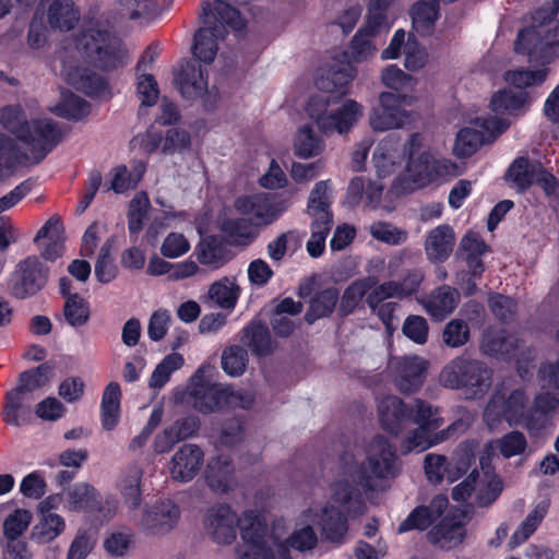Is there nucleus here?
<instances>
[{"label":"nucleus","instance_id":"f3484780","mask_svg":"<svg viewBox=\"0 0 559 559\" xmlns=\"http://www.w3.org/2000/svg\"><path fill=\"white\" fill-rule=\"evenodd\" d=\"M479 121L480 118H477V122ZM479 126L485 132L472 128L460 130L453 146V152L457 157L464 158L473 155L485 141L493 139L507 128L506 124L500 126V121L493 118L481 119Z\"/></svg>","mask_w":559,"mask_h":559},{"label":"nucleus","instance_id":"a18cd8bd","mask_svg":"<svg viewBox=\"0 0 559 559\" xmlns=\"http://www.w3.org/2000/svg\"><path fill=\"white\" fill-rule=\"evenodd\" d=\"M438 14L437 0L417 2L412 9L413 25L417 32L428 35L433 29Z\"/></svg>","mask_w":559,"mask_h":559},{"label":"nucleus","instance_id":"f8f14e48","mask_svg":"<svg viewBox=\"0 0 559 559\" xmlns=\"http://www.w3.org/2000/svg\"><path fill=\"white\" fill-rule=\"evenodd\" d=\"M49 269L38 257L31 255L20 261L10 281L11 294L24 299L37 294L47 283Z\"/></svg>","mask_w":559,"mask_h":559},{"label":"nucleus","instance_id":"052dcab7","mask_svg":"<svg viewBox=\"0 0 559 559\" xmlns=\"http://www.w3.org/2000/svg\"><path fill=\"white\" fill-rule=\"evenodd\" d=\"M183 357L180 354L167 355L155 368L150 379V388L160 389L169 380L170 374L181 368Z\"/></svg>","mask_w":559,"mask_h":559},{"label":"nucleus","instance_id":"c9c22d12","mask_svg":"<svg viewBox=\"0 0 559 559\" xmlns=\"http://www.w3.org/2000/svg\"><path fill=\"white\" fill-rule=\"evenodd\" d=\"M466 531L462 523L443 519L429 533V542L441 549H453L459 546L465 538Z\"/></svg>","mask_w":559,"mask_h":559},{"label":"nucleus","instance_id":"aec40b11","mask_svg":"<svg viewBox=\"0 0 559 559\" xmlns=\"http://www.w3.org/2000/svg\"><path fill=\"white\" fill-rule=\"evenodd\" d=\"M204 477L211 490L221 495L234 490L238 484L234 462L224 454L209 460Z\"/></svg>","mask_w":559,"mask_h":559},{"label":"nucleus","instance_id":"13d9d810","mask_svg":"<svg viewBox=\"0 0 559 559\" xmlns=\"http://www.w3.org/2000/svg\"><path fill=\"white\" fill-rule=\"evenodd\" d=\"M394 0H370L365 32L377 35L386 28V10Z\"/></svg>","mask_w":559,"mask_h":559},{"label":"nucleus","instance_id":"338daca9","mask_svg":"<svg viewBox=\"0 0 559 559\" xmlns=\"http://www.w3.org/2000/svg\"><path fill=\"white\" fill-rule=\"evenodd\" d=\"M469 338V328L467 323L461 319H453L448 322L442 331L443 343L456 348L465 345Z\"/></svg>","mask_w":559,"mask_h":559},{"label":"nucleus","instance_id":"5fc2aeb1","mask_svg":"<svg viewBox=\"0 0 559 559\" xmlns=\"http://www.w3.org/2000/svg\"><path fill=\"white\" fill-rule=\"evenodd\" d=\"M295 154L301 158L319 155L323 150L322 141L313 134L311 127H301L295 136Z\"/></svg>","mask_w":559,"mask_h":559},{"label":"nucleus","instance_id":"f704fd0d","mask_svg":"<svg viewBox=\"0 0 559 559\" xmlns=\"http://www.w3.org/2000/svg\"><path fill=\"white\" fill-rule=\"evenodd\" d=\"M460 296L455 288L442 285L435 289L423 302L426 311L436 319H443L456 307Z\"/></svg>","mask_w":559,"mask_h":559},{"label":"nucleus","instance_id":"f257e3e1","mask_svg":"<svg viewBox=\"0 0 559 559\" xmlns=\"http://www.w3.org/2000/svg\"><path fill=\"white\" fill-rule=\"evenodd\" d=\"M203 527L217 545L233 544L239 527L242 544L236 548L238 559H289L281 537L270 532L257 510H245L238 516L228 503H215L206 510Z\"/></svg>","mask_w":559,"mask_h":559},{"label":"nucleus","instance_id":"bb28decb","mask_svg":"<svg viewBox=\"0 0 559 559\" xmlns=\"http://www.w3.org/2000/svg\"><path fill=\"white\" fill-rule=\"evenodd\" d=\"M144 469L139 462H132L122 471L118 485L123 504L129 510H138L142 503V478Z\"/></svg>","mask_w":559,"mask_h":559},{"label":"nucleus","instance_id":"6ab92c4d","mask_svg":"<svg viewBox=\"0 0 559 559\" xmlns=\"http://www.w3.org/2000/svg\"><path fill=\"white\" fill-rule=\"evenodd\" d=\"M468 426V421L460 419L451 424L447 429L431 435V431L433 430L432 428L418 425V427L404 439L401 444V451L404 454L411 451L423 452L428 448L449 439L454 433L464 432Z\"/></svg>","mask_w":559,"mask_h":559},{"label":"nucleus","instance_id":"7ed1b4c3","mask_svg":"<svg viewBox=\"0 0 559 559\" xmlns=\"http://www.w3.org/2000/svg\"><path fill=\"white\" fill-rule=\"evenodd\" d=\"M342 468L354 483L366 490L378 489V481L394 478L400 473V465L393 447L382 436L374 437L367 448L366 460L358 463L355 455L345 451L341 455Z\"/></svg>","mask_w":559,"mask_h":559},{"label":"nucleus","instance_id":"4d7b16f0","mask_svg":"<svg viewBox=\"0 0 559 559\" xmlns=\"http://www.w3.org/2000/svg\"><path fill=\"white\" fill-rule=\"evenodd\" d=\"M248 360V352L240 345L229 346L222 354L223 370L231 377L241 376L247 368Z\"/></svg>","mask_w":559,"mask_h":559},{"label":"nucleus","instance_id":"09e8293b","mask_svg":"<svg viewBox=\"0 0 559 559\" xmlns=\"http://www.w3.org/2000/svg\"><path fill=\"white\" fill-rule=\"evenodd\" d=\"M526 102L527 94L524 91L503 90L492 96L490 106L496 114H514Z\"/></svg>","mask_w":559,"mask_h":559},{"label":"nucleus","instance_id":"423d86ee","mask_svg":"<svg viewBox=\"0 0 559 559\" xmlns=\"http://www.w3.org/2000/svg\"><path fill=\"white\" fill-rule=\"evenodd\" d=\"M404 154L407 155L405 170L399 175L392 185L396 195L414 192L427 186L435 175V160L432 156L421 150V139L413 133L404 144Z\"/></svg>","mask_w":559,"mask_h":559},{"label":"nucleus","instance_id":"4be33fe9","mask_svg":"<svg viewBox=\"0 0 559 559\" xmlns=\"http://www.w3.org/2000/svg\"><path fill=\"white\" fill-rule=\"evenodd\" d=\"M223 389L197 372L190 381L188 393L193 407L202 413L213 412L223 404Z\"/></svg>","mask_w":559,"mask_h":559},{"label":"nucleus","instance_id":"72a5a7b5","mask_svg":"<svg viewBox=\"0 0 559 559\" xmlns=\"http://www.w3.org/2000/svg\"><path fill=\"white\" fill-rule=\"evenodd\" d=\"M481 471L477 476L475 501L479 507L491 504L502 491V481L490 469L487 457L480 459Z\"/></svg>","mask_w":559,"mask_h":559},{"label":"nucleus","instance_id":"e2e57ef3","mask_svg":"<svg viewBox=\"0 0 559 559\" xmlns=\"http://www.w3.org/2000/svg\"><path fill=\"white\" fill-rule=\"evenodd\" d=\"M373 162L379 177H386L393 174L400 163L396 162V154L392 143L382 142L373 152Z\"/></svg>","mask_w":559,"mask_h":559},{"label":"nucleus","instance_id":"393cba45","mask_svg":"<svg viewBox=\"0 0 559 559\" xmlns=\"http://www.w3.org/2000/svg\"><path fill=\"white\" fill-rule=\"evenodd\" d=\"M359 486L349 475L344 474L340 461V478L332 485V499L354 516L362 514L365 510Z\"/></svg>","mask_w":559,"mask_h":559},{"label":"nucleus","instance_id":"2f4dec72","mask_svg":"<svg viewBox=\"0 0 559 559\" xmlns=\"http://www.w3.org/2000/svg\"><path fill=\"white\" fill-rule=\"evenodd\" d=\"M81 17L79 8L72 0H52L47 10V22L53 29L69 32Z\"/></svg>","mask_w":559,"mask_h":559},{"label":"nucleus","instance_id":"37998d69","mask_svg":"<svg viewBox=\"0 0 559 559\" xmlns=\"http://www.w3.org/2000/svg\"><path fill=\"white\" fill-rule=\"evenodd\" d=\"M252 224L246 217H226L219 223V230L231 240L233 243L242 245L250 242L255 233Z\"/></svg>","mask_w":559,"mask_h":559},{"label":"nucleus","instance_id":"c03bdc74","mask_svg":"<svg viewBox=\"0 0 559 559\" xmlns=\"http://www.w3.org/2000/svg\"><path fill=\"white\" fill-rule=\"evenodd\" d=\"M64 526V521L60 515L56 513L44 514L33 527L32 539L38 544L50 543L63 532Z\"/></svg>","mask_w":559,"mask_h":559},{"label":"nucleus","instance_id":"a878e982","mask_svg":"<svg viewBox=\"0 0 559 559\" xmlns=\"http://www.w3.org/2000/svg\"><path fill=\"white\" fill-rule=\"evenodd\" d=\"M455 245V233L450 225H439L431 229L425 240V253L432 263L449 259Z\"/></svg>","mask_w":559,"mask_h":559},{"label":"nucleus","instance_id":"774afa93","mask_svg":"<svg viewBox=\"0 0 559 559\" xmlns=\"http://www.w3.org/2000/svg\"><path fill=\"white\" fill-rule=\"evenodd\" d=\"M497 448L503 457L521 455L527 448L524 433L518 430L510 431L497 440Z\"/></svg>","mask_w":559,"mask_h":559},{"label":"nucleus","instance_id":"9b49d317","mask_svg":"<svg viewBox=\"0 0 559 559\" xmlns=\"http://www.w3.org/2000/svg\"><path fill=\"white\" fill-rule=\"evenodd\" d=\"M413 97L407 94L382 92L379 96V106L372 108L369 122L374 131L400 129L408 122V112L402 104L412 105Z\"/></svg>","mask_w":559,"mask_h":559},{"label":"nucleus","instance_id":"39448f33","mask_svg":"<svg viewBox=\"0 0 559 559\" xmlns=\"http://www.w3.org/2000/svg\"><path fill=\"white\" fill-rule=\"evenodd\" d=\"M75 49L88 63L102 70L123 64L124 52L120 40L97 24L82 27L75 38Z\"/></svg>","mask_w":559,"mask_h":559},{"label":"nucleus","instance_id":"de8ad7c7","mask_svg":"<svg viewBox=\"0 0 559 559\" xmlns=\"http://www.w3.org/2000/svg\"><path fill=\"white\" fill-rule=\"evenodd\" d=\"M370 278H361L353 282L343 293L338 313L342 317L350 314L360 304L364 296L371 288Z\"/></svg>","mask_w":559,"mask_h":559},{"label":"nucleus","instance_id":"7c9ffc66","mask_svg":"<svg viewBox=\"0 0 559 559\" xmlns=\"http://www.w3.org/2000/svg\"><path fill=\"white\" fill-rule=\"evenodd\" d=\"M100 493L87 483H76L67 491V507L70 511H102Z\"/></svg>","mask_w":559,"mask_h":559},{"label":"nucleus","instance_id":"ea45409f","mask_svg":"<svg viewBox=\"0 0 559 559\" xmlns=\"http://www.w3.org/2000/svg\"><path fill=\"white\" fill-rule=\"evenodd\" d=\"M338 298L340 294L335 287H329L317 293L310 300L309 309L305 316L306 321L311 324L321 318L331 316Z\"/></svg>","mask_w":559,"mask_h":559},{"label":"nucleus","instance_id":"c85d7f7f","mask_svg":"<svg viewBox=\"0 0 559 559\" xmlns=\"http://www.w3.org/2000/svg\"><path fill=\"white\" fill-rule=\"evenodd\" d=\"M317 516L316 523L325 540L337 545L345 542L348 531L347 520L336 507L326 504Z\"/></svg>","mask_w":559,"mask_h":559},{"label":"nucleus","instance_id":"a19ab883","mask_svg":"<svg viewBox=\"0 0 559 559\" xmlns=\"http://www.w3.org/2000/svg\"><path fill=\"white\" fill-rule=\"evenodd\" d=\"M53 365L44 362L36 368L23 371L19 376V384L15 388L21 393L27 395L43 386L51 379Z\"/></svg>","mask_w":559,"mask_h":559},{"label":"nucleus","instance_id":"1a4fd4ad","mask_svg":"<svg viewBox=\"0 0 559 559\" xmlns=\"http://www.w3.org/2000/svg\"><path fill=\"white\" fill-rule=\"evenodd\" d=\"M528 397L522 389L513 390L507 395L497 390L484 409V421L489 430H497L503 419L509 426H516L524 420Z\"/></svg>","mask_w":559,"mask_h":559},{"label":"nucleus","instance_id":"58836bf2","mask_svg":"<svg viewBox=\"0 0 559 559\" xmlns=\"http://www.w3.org/2000/svg\"><path fill=\"white\" fill-rule=\"evenodd\" d=\"M542 165L525 157L516 158L508 169L507 178L522 192L535 183Z\"/></svg>","mask_w":559,"mask_h":559},{"label":"nucleus","instance_id":"a211bd4d","mask_svg":"<svg viewBox=\"0 0 559 559\" xmlns=\"http://www.w3.org/2000/svg\"><path fill=\"white\" fill-rule=\"evenodd\" d=\"M204 463L203 450L192 443L181 445L171 456L168 465L173 480L189 483L199 474Z\"/></svg>","mask_w":559,"mask_h":559},{"label":"nucleus","instance_id":"ddd939ff","mask_svg":"<svg viewBox=\"0 0 559 559\" xmlns=\"http://www.w3.org/2000/svg\"><path fill=\"white\" fill-rule=\"evenodd\" d=\"M429 362L417 355L393 357L389 368L397 390L404 394L418 391L425 381Z\"/></svg>","mask_w":559,"mask_h":559},{"label":"nucleus","instance_id":"3c124183","mask_svg":"<svg viewBox=\"0 0 559 559\" xmlns=\"http://www.w3.org/2000/svg\"><path fill=\"white\" fill-rule=\"evenodd\" d=\"M25 397L26 395L15 388L7 392L2 416L8 425L20 427L26 423L24 416L26 412L23 405Z\"/></svg>","mask_w":559,"mask_h":559},{"label":"nucleus","instance_id":"680f3d73","mask_svg":"<svg viewBox=\"0 0 559 559\" xmlns=\"http://www.w3.org/2000/svg\"><path fill=\"white\" fill-rule=\"evenodd\" d=\"M409 409H412L413 416L411 417V424H417L419 426L429 427L437 429L441 426L442 419L437 416V408H433L430 404L423 400L416 399L408 403Z\"/></svg>","mask_w":559,"mask_h":559},{"label":"nucleus","instance_id":"c756f323","mask_svg":"<svg viewBox=\"0 0 559 559\" xmlns=\"http://www.w3.org/2000/svg\"><path fill=\"white\" fill-rule=\"evenodd\" d=\"M195 255L201 264L216 270L227 263L233 253L221 237L206 236L198 243Z\"/></svg>","mask_w":559,"mask_h":559},{"label":"nucleus","instance_id":"4c0bfd02","mask_svg":"<svg viewBox=\"0 0 559 559\" xmlns=\"http://www.w3.org/2000/svg\"><path fill=\"white\" fill-rule=\"evenodd\" d=\"M241 342L257 356H266L273 352V342L269 328L260 321H252L242 330Z\"/></svg>","mask_w":559,"mask_h":559},{"label":"nucleus","instance_id":"f03ea898","mask_svg":"<svg viewBox=\"0 0 559 559\" xmlns=\"http://www.w3.org/2000/svg\"><path fill=\"white\" fill-rule=\"evenodd\" d=\"M202 19L203 26L194 34L191 51L198 61L210 64L216 57L218 40L228 34L227 27L240 31L245 21L239 11L224 0L203 2Z\"/></svg>","mask_w":559,"mask_h":559},{"label":"nucleus","instance_id":"5701e85b","mask_svg":"<svg viewBox=\"0 0 559 559\" xmlns=\"http://www.w3.org/2000/svg\"><path fill=\"white\" fill-rule=\"evenodd\" d=\"M175 82L186 99H197L207 92V71L197 61H188L181 67Z\"/></svg>","mask_w":559,"mask_h":559},{"label":"nucleus","instance_id":"e433bc0d","mask_svg":"<svg viewBox=\"0 0 559 559\" xmlns=\"http://www.w3.org/2000/svg\"><path fill=\"white\" fill-rule=\"evenodd\" d=\"M67 80L73 87L90 96L102 97L107 93V82L87 69L74 68L67 73Z\"/></svg>","mask_w":559,"mask_h":559},{"label":"nucleus","instance_id":"412c9836","mask_svg":"<svg viewBox=\"0 0 559 559\" xmlns=\"http://www.w3.org/2000/svg\"><path fill=\"white\" fill-rule=\"evenodd\" d=\"M380 423L384 430L397 436L408 424L413 416L408 404L394 395L385 396L378 406Z\"/></svg>","mask_w":559,"mask_h":559},{"label":"nucleus","instance_id":"79ce46f5","mask_svg":"<svg viewBox=\"0 0 559 559\" xmlns=\"http://www.w3.org/2000/svg\"><path fill=\"white\" fill-rule=\"evenodd\" d=\"M145 171V166L142 163H136L131 169L127 166L120 165L111 171V183L109 189L116 193H123L127 190L136 188Z\"/></svg>","mask_w":559,"mask_h":559},{"label":"nucleus","instance_id":"0eeeda50","mask_svg":"<svg viewBox=\"0 0 559 559\" xmlns=\"http://www.w3.org/2000/svg\"><path fill=\"white\" fill-rule=\"evenodd\" d=\"M490 370L477 359L459 356L447 364L440 374L439 382L449 389H467L473 396L484 394L489 388Z\"/></svg>","mask_w":559,"mask_h":559},{"label":"nucleus","instance_id":"6e6552de","mask_svg":"<svg viewBox=\"0 0 559 559\" xmlns=\"http://www.w3.org/2000/svg\"><path fill=\"white\" fill-rule=\"evenodd\" d=\"M331 195L326 181L317 182L308 201V214L312 218L311 237L307 242V251L312 258H319L325 248V239L333 225L330 209Z\"/></svg>","mask_w":559,"mask_h":559},{"label":"nucleus","instance_id":"9d476101","mask_svg":"<svg viewBox=\"0 0 559 559\" xmlns=\"http://www.w3.org/2000/svg\"><path fill=\"white\" fill-rule=\"evenodd\" d=\"M514 49L519 53L526 52L531 61L546 64L559 56V40L550 27H530L519 33Z\"/></svg>","mask_w":559,"mask_h":559},{"label":"nucleus","instance_id":"4468645a","mask_svg":"<svg viewBox=\"0 0 559 559\" xmlns=\"http://www.w3.org/2000/svg\"><path fill=\"white\" fill-rule=\"evenodd\" d=\"M179 519V507L171 500L166 499L146 506L136 524L146 535H165L174 530Z\"/></svg>","mask_w":559,"mask_h":559},{"label":"nucleus","instance_id":"20e7f679","mask_svg":"<svg viewBox=\"0 0 559 559\" xmlns=\"http://www.w3.org/2000/svg\"><path fill=\"white\" fill-rule=\"evenodd\" d=\"M344 94L321 93L312 95L306 106L309 117L316 121L319 129L324 132L347 133L362 116V106L354 99H346L336 110L328 112L332 104H336Z\"/></svg>","mask_w":559,"mask_h":559},{"label":"nucleus","instance_id":"b1692460","mask_svg":"<svg viewBox=\"0 0 559 559\" xmlns=\"http://www.w3.org/2000/svg\"><path fill=\"white\" fill-rule=\"evenodd\" d=\"M448 498L444 495L436 496L428 506L415 508L409 515L399 525L400 534L412 531H425L436 522L445 511Z\"/></svg>","mask_w":559,"mask_h":559},{"label":"nucleus","instance_id":"cd10ccee","mask_svg":"<svg viewBox=\"0 0 559 559\" xmlns=\"http://www.w3.org/2000/svg\"><path fill=\"white\" fill-rule=\"evenodd\" d=\"M522 342L513 334H506L504 331L487 330L484 332L480 350L488 356L514 358Z\"/></svg>","mask_w":559,"mask_h":559},{"label":"nucleus","instance_id":"2eb2a0df","mask_svg":"<svg viewBox=\"0 0 559 559\" xmlns=\"http://www.w3.org/2000/svg\"><path fill=\"white\" fill-rule=\"evenodd\" d=\"M191 146V134L181 128H169L165 134L154 128H150L142 139V147L147 153H154L157 150L165 155L180 154L188 151Z\"/></svg>","mask_w":559,"mask_h":559},{"label":"nucleus","instance_id":"6e6d98bb","mask_svg":"<svg viewBox=\"0 0 559 559\" xmlns=\"http://www.w3.org/2000/svg\"><path fill=\"white\" fill-rule=\"evenodd\" d=\"M382 83L390 90L397 92L396 94H406L414 91L417 80L406 74L396 66H390L382 71Z\"/></svg>","mask_w":559,"mask_h":559},{"label":"nucleus","instance_id":"864d4df0","mask_svg":"<svg viewBox=\"0 0 559 559\" xmlns=\"http://www.w3.org/2000/svg\"><path fill=\"white\" fill-rule=\"evenodd\" d=\"M546 512L547 506H536V508L526 516V519L520 524L519 528L511 536L509 542L510 548H515L527 540L543 521Z\"/></svg>","mask_w":559,"mask_h":559},{"label":"nucleus","instance_id":"0e129e2a","mask_svg":"<svg viewBox=\"0 0 559 559\" xmlns=\"http://www.w3.org/2000/svg\"><path fill=\"white\" fill-rule=\"evenodd\" d=\"M354 79L353 69L349 64H343L338 69H330L325 78H321L317 85L320 90L333 93L346 86Z\"/></svg>","mask_w":559,"mask_h":559},{"label":"nucleus","instance_id":"49530a36","mask_svg":"<svg viewBox=\"0 0 559 559\" xmlns=\"http://www.w3.org/2000/svg\"><path fill=\"white\" fill-rule=\"evenodd\" d=\"M240 288L233 280L224 277L211 285L209 297L223 309H233L238 300Z\"/></svg>","mask_w":559,"mask_h":559},{"label":"nucleus","instance_id":"603ef678","mask_svg":"<svg viewBox=\"0 0 559 559\" xmlns=\"http://www.w3.org/2000/svg\"><path fill=\"white\" fill-rule=\"evenodd\" d=\"M55 112L67 119L79 120L90 114V105L80 96L71 92H63L60 103L55 108Z\"/></svg>","mask_w":559,"mask_h":559},{"label":"nucleus","instance_id":"dca6fc26","mask_svg":"<svg viewBox=\"0 0 559 559\" xmlns=\"http://www.w3.org/2000/svg\"><path fill=\"white\" fill-rule=\"evenodd\" d=\"M234 206L253 226H267L281 214L273 200L264 193L238 197Z\"/></svg>","mask_w":559,"mask_h":559},{"label":"nucleus","instance_id":"69168bd1","mask_svg":"<svg viewBox=\"0 0 559 559\" xmlns=\"http://www.w3.org/2000/svg\"><path fill=\"white\" fill-rule=\"evenodd\" d=\"M369 231L374 239L391 246L402 245L408 237L407 231L386 222L373 223L370 225Z\"/></svg>","mask_w":559,"mask_h":559},{"label":"nucleus","instance_id":"bf43d9fd","mask_svg":"<svg viewBox=\"0 0 559 559\" xmlns=\"http://www.w3.org/2000/svg\"><path fill=\"white\" fill-rule=\"evenodd\" d=\"M270 532L275 533L277 536H280L282 543L285 545L286 548H288L286 545V542H288L290 547L300 551L311 550L317 546L318 543L317 534L312 526L310 525L304 526L300 530L295 531L288 538L278 534L276 527L270 528ZM287 551H289V549H287ZM287 556H289V552H287ZM288 558L290 559V557Z\"/></svg>","mask_w":559,"mask_h":559},{"label":"nucleus","instance_id":"473e14b6","mask_svg":"<svg viewBox=\"0 0 559 559\" xmlns=\"http://www.w3.org/2000/svg\"><path fill=\"white\" fill-rule=\"evenodd\" d=\"M486 251L487 245L473 231L467 233L460 241L457 254L466 262L474 277H480L484 272L481 257Z\"/></svg>","mask_w":559,"mask_h":559},{"label":"nucleus","instance_id":"8fccbe9b","mask_svg":"<svg viewBox=\"0 0 559 559\" xmlns=\"http://www.w3.org/2000/svg\"><path fill=\"white\" fill-rule=\"evenodd\" d=\"M63 317L72 328H81L90 320V306L79 294L69 296L63 306Z\"/></svg>","mask_w":559,"mask_h":559}]
</instances>
